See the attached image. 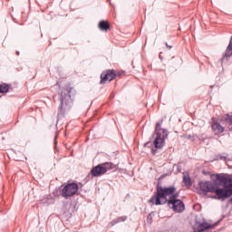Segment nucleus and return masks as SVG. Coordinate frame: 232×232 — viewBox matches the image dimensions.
<instances>
[{
	"mask_svg": "<svg viewBox=\"0 0 232 232\" xmlns=\"http://www.w3.org/2000/svg\"><path fill=\"white\" fill-rule=\"evenodd\" d=\"M231 55H232V36L230 37V41H229V44H228V45L227 47L225 55L220 60L221 63H224V61L227 60V58L231 57Z\"/></svg>",
	"mask_w": 232,
	"mask_h": 232,
	"instance_id": "nucleus-11",
	"label": "nucleus"
},
{
	"mask_svg": "<svg viewBox=\"0 0 232 232\" xmlns=\"http://www.w3.org/2000/svg\"><path fill=\"white\" fill-rule=\"evenodd\" d=\"M150 144H151V142H146V143L144 144L145 148H148V147L150 146Z\"/></svg>",
	"mask_w": 232,
	"mask_h": 232,
	"instance_id": "nucleus-20",
	"label": "nucleus"
},
{
	"mask_svg": "<svg viewBox=\"0 0 232 232\" xmlns=\"http://www.w3.org/2000/svg\"><path fill=\"white\" fill-rule=\"evenodd\" d=\"M98 26L102 32H108V30H110V23H108V21L105 20L100 21Z\"/></svg>",
	"mask_w": 232,
	"mask_h": 232,
	"instance_id": "nucleus-13",
	"label": "nucleus"
},
{
	"mask_svg": "<svg viewBox=\"0 0 232 232\" xmlns=\"http://www.w3.org/2000/svg\"><path fill=\"white\" fill-rule=\"evenodd\" d=\"M214 160H224L225 162H231L232 159L229 158V154L223 153V154H218Z\"/></svg>",
	"mask_w": 232,
	"mask_h": 232,
	"instance_id": "nucleus-12",
	"label": "nucleus"
},
{
	"mask_svg": "<svg viewBox=\"0 0 232 232\" xmlns=\"http://www.w3.org/2000/svg\"><path fill=\"white\" fill-rule=\"evenodd\" d=\"M199 195H208V193H216L217 197V191L218 190V185L217 183H213L212 181H200L198 183Z\"/></svg>",
	"mask_w": 232,
	"mask_h": 232,
	"instance_id": "nucleus-5",
	"label": "nucleus"
},
{
	"mask_svg": "<svg viewBox=\"0 0 232 232\" xmlns=\"http://www.w3.org/2000/svg\"><path fill=\"white\" fill-rule=\"evenodd\" d=\"M165 44H166V46H167V48H168L169 50H171V48H173V46L168 44V43H166Z\"/></svg>",
	"mask_w": 232,
	"mask_h": 232,
	"instance_id": "nucleus-19",
	"label": "nucleus"
},
{
	"mask_svg": "<svg viewBox=\"0 0 232 232\" xmlns=\"http://www.w3.org/2000/svg\"><path fill=\"white\" fill-rule=\"evenodd\" d=\"M218 226V223L209 224L208 222H200L198 220H196L193 229L194 232H204L208 229H215Z\"/></svg>",
	"mask_w": 232,
	"mask_h": 232,
	"instance_id": "nucleus-7",
	"label": "nucleus"
},
{
	"mask_svg": "<svg viewBox=\"0 0 232 232\" xmlns=\"http://www.w3.org/2000/svg\"><path fill=\"white\" fill-rule=\"evenodd\" d=\"M151 153H152V155H156V153H157V149H151Z\"/></svg>",
	"mask_w": 232,
	"mask_h": 232,
	"instance_id": "nucleus-18",
	"label": "nucleus"
},
{
	"mask_svg": "<svg viewBox=\"0 0 232 232\" xmlns=\"http://www.w3.org/2000/svg\"><path fill=\"white\" fill-rule=\"evenodd\" d=\"M183 182L187 188H191V186H193L191 178H189V176H183Z\"/></svg>",
	"mask_w": 232,
	"mask_h": 232,
	"instance_id": "nucleus-16",
	"label": "nucleus"
},
{
	"mask_svg": "<svg viewBox=\"0 0 232 232\" xmlns=\"http://www.w3.org/2000/svg\"><path fill=\"white\" fill-rule=\"evenodd\" d=\"M156 138L153 141L156 150H162L163 146H166V139H168V130L163 129L160 123L156 124L154 131Z\"/></svg>",
	"mask_w": 232,
	"mask_h": 232,
	"instance_id": "nucleus-3",
	"label": "nucleus"
},
{
	"mask_svg": "<svg viewBox=\"0 0 232 232\" xmlns=\"http://www.w3.org/2000/svg\"><path fill=\"white\" fill-rule=\"evenodd\" d=\"M79 192V185L77 183H68L62 189L63 198L68 199L70 197H75Z\"/></svg>",
	"mask_w": 232,
	"mask_h": 232,
	"instance_id": "nucleus-6",
	"label": "nucleus"
},
{
	"mask_svg": "<svg viewBox=\"0 0 232 232\" xmlns=\"http://www.w3.org/2000/svg\"><path fill=\"white\" fill-rule=\"evenodd\" d=\"M110 169H115V165L111 162H104L98 164L91 169V175L92 177H101L104 175Z\"/></svg>",
	"mask_w": 232,
	"mask_h": 232,
	"instance_id": "nucleus-4",
	"label": "nucleus"
},
{
	"mask_svg": "<svg viewBox=\"0 0 232 232\" xmlns=\"http://www.w3.org/2000/svg\"><path fill=\"white\" fill-rule=\"evenodd\" d=\"M167 204L168 206H172V209L173 211H175V213H182V211L186 209V206L184 205V202L181 199L172 201L171 203Z\"/></svg>",
	"mask_w": 232,
	"mask_h": 232,
	"instance_id": "nucleus-9",
	"label": "nucleus"
},
{
	"mask_svg": "<svg viewBox=\"0 0 232 232\" xmlns=\"http://www.w3.org/2000/svg\"><path fill=\"white\" fill-rule=\"evenodd\" d=\"M11 88H12V85L8 83H2L0 84V93H8Z\"/></svg>",
	"mask_w": 232,
	"mask_h": 232,
	"instance_id": "nucleus-15",
	"label": "nucleus"
},
{
	"mask_svg": "<svg viewBox=\"0 0 232 232\" xmlns=\"http://www.w3.org/2000/svg\"><path fill=\"white\" fill-rule=\"evenodd\" d=\"M211 128L214 135H220V133H224L225 128L218 121L211 123Z\"/></svg>",
	"mask_w": 232,
	"mask_h": 232,
	"instance_id": "nucleus-10",
	"label": "nucleus"
},
{
	"mask_svg": "<svg viewBox=\"0 0 232 232\" xmlns=\"http://www.w3.org/2000/svg\"><path fill=\"white\" fill-rule=\"evenodd\" d=\"M117 76V73H115V71L113 70H107L101 74V84H106V81H109V82H111L113 79Z\"/></svg>",
	"mask_w": 232,
	"mask_h": 232,
	"instance_id": "nucleus-8",
	"label": "nucleus"
},
{
	"mask_svg": "<svg viewBox=\"0 0 232 232\" xmlns=\"http://www.w3.org/2000/svg\"><path fill=\"white\" fill-rule=\"evenodd\" d=\"M72 92L73 88L65 86L59 93L60 105L58 107V119H63V117H64L63 106H68V104H70V101H72V96L73 95V93H72Z\"/></svg>",
	"mask_w": 232,
	"mask_h": 232,
	"instance_id": "nucleus-2",
	"label": "nucleus"
},
{
	"mask_svg": "<svg viewBox=\"0 0 232 232\" xmlns=\"http://www.w3.org/2000/svg\"><path fill=\"white\" fill-rule=\"evenodd\" d=\"M227 122L229 124H232V116H228V118L227 119Z\"/></svg>",
	"mask_w": 232,
	"mask_h": 232,
	"instance_id": "nucleus-17",
	"label": "nucleus"
},
{
	"mask_svg": "<svg viewBox=\"0 0 232 232\" xmlns=\"http://www.w3.org/2000/svg\"><path fill=\"white\" fill-rule=\"evenodd\" d=\"M126 220H128V217L126 216L118 217L111 221V226H115L120 224V222H126Z\"/></svg>",
	"mask_w": 232,
	"mask_h": 232,
	"instance_id": "nucleus-14",
	"label": "nucleus"
},
{
	"mask_svg": "<svg viewBox=\"0 0 232 232\" xmlns=\"http://www.w3.org/2000/svg\"><path fill=\"white\" fill-rule=\"evenodd\" d=\"M177 188L175 186L162 187L160 184L156 186V191L149 199V204L152 206H164L165 204H171L179 199V193H175Z\"/></svg>",
	"mask_w": 232,
	"mask_h": 232,
	"instance_id": "nucleus-1",
	"label": "nucleus"
},
{
	"mask_svg": "<svg viewBox=\"0 0 232 232\" xmlns=\"http://www.w3.org/2000/svg\"><path fill=\"white\" fill-rule=\"evenodd\" d=\"M16 55H19V51H18V52H16Z\"/></svg>",
	"mask_w": 232,
	"mask_h": 232,
	"instance_id": "nucleus-21",
	"label": "nucleus"
}]
</instances>
